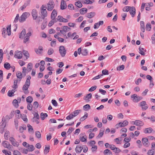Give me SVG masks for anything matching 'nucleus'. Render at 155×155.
<instances>
[{"label":"nucleus","mask_w":155,"mask_h":155,"mask_svg":"<svg viewBox=\"0 0 155 155\" xmlns=\"http://www.w3.org/2000/svg\"><path fill=\"white\" fill-rule=\"evenodd\" d=\"M29 15L30 14L28 12H25L23 13L19 19V22H24Z\"/></svg>","instance_id":"f257e3e1"},{"label":"nucleus","mask_w":155,"mask_h":155,"mask_svg":"<svg viewBox=\"0 0 155 155\" xmlns=\"http://www.w3.org/2000/svg\"><path fill=\"white\" fill-rule=\"evenodd\" d=\"M131 98L133 99V101L135 103L138 102L143 98L142 97L137 96L136 94L131 95Z\"/></svg>","instance_id":"f03ea898"},{"label":"nucleus","mask_w":155,"mask_h":155,"mask_svg":"<svg viewBox=\"0 0 155 155\" xmlns=\"http://www.w3.org/2000/svg\"><path fill=\"white\" fill-rule=\"evenodd\" d=\"M59 52L62 57L65 56L66 54V50L64 46H61L59 47Z\"/></svg>","instance_id":"7ed1b4c3"},{"label":"nucleus","mask_w":155,"mask_h":155,"mask_svg":"<svg viewBox=\"0 0 155 155\" xmlns=\"http://www.w3.org/2000/svg\"><path fill=\"white\" fill-rule=\"evenodd\" d=\"M47 10L49 11H51L53 10L54 6V2L50 0L48 4Z\"/></svg>","instance_id":"20e7f679"},{"label":"nucleus","mask_w":155,"mask_h":155,"mask_svg":"<svg viewBox=\"0 0 155 155\" xmlns=\"http://www.w3.org/2000/svg\"><path fill=\"white\" fill-rule=\"evenodd\" d=\"M9 140L11 142L12 144L14 147H18L19 144L18 142H17L13 137H10L9 138Z\"/></svg>","instance_id":"39448f33"},{"label":"nucleus","mask_w":155,"mask_h":155,"mask_svg":"<svg viewBox=\"0 0 155 155\" xmlns=\"http://www.w3.org/2000/svg\"><path fill=\"white\" fill-rule=\"evenodd\" d=\"M140 106L142 107V110H146L148 107V106L146 103L145 101H143L141 102L140 103Z\"/></svg>","instance_id":"423d86ee"},{"label":"nucleus","mask_w":155,"mask_h":155,"mask_svg":"<svg viewBox=\"0 0 155 155\" xmlns=\"http://www.w3.org/2000/svg\"><path fill=\"white\" fill-rule=\"evenodd\" d=\"M143 132L145 134H150L152 132L154 133L155 131L153 130V129L150 127L145 128L143 130Z\"/></svg>","instance_id":"0eeeda50"},{"label":"nucleus","mask_w":155,"mask_h":155,"mask_svg":"<svg viewBox=\"0 0 155 155\" xmlns=\"http://www.w3.org/2000/svg\"><path fill=\"white\" fill-rule=\"evenodd\" d=\"M31 15L34 20H36L38 17V12L35 9L32 10Z\"/></svg>","instance_id":"6e6552de"},{"label":"nucleus","mask_w":155,"mask_h":155,"mask_svg":"<svg viewBox=\"0 0 155 155\" xmlns=\"http://www.w3.org/2000/svg\"><path fill=\"white\" fill-rule=\"evenodd\" d=\"M3 146L5 147L8 148V149L10 150L11 149L12 146L7 141H3L2 143Z\"/></svg>","instance_id":"1a4fd4ad"},{"label":"nucleus","mask_w":155,"mask_h":155,"mask_svg":"<svg viewBox=\"0 0 155 155\" xmlns=\"http://www.w3.org/2000/svg\"><path fill=\"white\" fill-rule=\"evenodd\" d=\"M133 122L134 124L137 126H142L144 125L143 122L139 120H136L135 121H133Z\"/></svg>","instance_id":"9d476101"},{"label":"nucleus","mask_w":155,"mask_h":155,"mask_svg":"<svg viewBox=\"0 0 155 155\" xmlns=\"http://www.w3.org/2000/svg\"><path fill=\"white\" fill-rule=\"evenodd\" d=\"M129 11L132 17H134L135 16L136 13V10L135 8L133 6L130 7Z\"/></svg>","instance_id":"9b49d317"},{"label":"nucleus","mask_w":155,"mask_h":155,"mask_svg":"<svg viewBox=\"0 0 155 155\" xmlns=\"http://www.w3.org/2000/svg\"><path fill=\"white\" fill-rule=\"evenodd\" d=\"M143 145L146 147H148L149 145L148 139L147 137L143 138L142 140Z\"/></svg>","instance_id":"f8f14e48"},{"label":"nucleus","mask_w":155,"mask_h":155,"mask_svg":"<svg viewBox=\"0 0 155 155\" xmlns=\"http://www.w3.org/2000/svg\"><path fill=\"white\" fill-rule=\"evenodd\" d=\"M92 97V94L91 93H89L86 95V96L84 97L83 99L87 103L90 101V99H91Z\"/></svg>","instance_id":"ddd939ff"},{"label":"nucleus","mask_w":155,"mask_h":155,"mask_svg":"<svg viewBox=\"0 0 155 155\" xmlns=\"http://www.w3.org/2000/svg\"><path fill=\"white\" fill-rule=\"evenodd\" d=\"M30 85L25 84L22 87V90L24 91V93L25 94H27L29 93L28 89Z\"/></svg>","instance_id":"4468645a"},{"label":"nucleus","mask_w":155,"mask_h":155,"mask_svg":"<svg viewBox=\"0 0 155 155\" xmlns=\"http://www.w3.org/2000/svg\"><path fill=\"white\" fill-rule=\"evenodd\" d=\"M15 57L18 59H21L22 57V54L21 51H17L15 52Z\"/></svg>","instance_id":"2eb2a0df"},{"label":"nucleus","mask_w":155,"mask_h":155,"mask_svg":"<svg viewBox=\"0 0 155 155\" xmlns=\"http://www.w3.org/2000/svg\"><path fill=\"white\" fill-rule=\"evenodd\" d=\"M41 16L42 17L43 19H44L45 18L47 17L48 15L47 12L46 10L42 9L41 10Z\"/></svg>","instance_id":"dca6fc26"},{"label":"nucleus","mask_w":155,"mask_h":155,"mask_svg":"<svg viewBox=\"0 0 155 155\" xmlns=\"http://www.w3.org/2000/svg\"><path fill=\"white\" fill-rule=\"evenodd\" d=\"M43 48L41 46L38 47V49L37 48H35V51L37 54H40L42 53V51L43 50Z\"/></svg>","instance_id":"f3484780"},{"label":"nucleus","mask_w":155,"mask_h":155,"mask_svg":"<svg viewBox=\"0 0 155 155\" xmlns=\"http://www.w3.org/2000/svg\"><path fill=\"white\" fill-rule=\"evenodd\" d=\"M67 7V5L64 0H62L61 2V8L62 10L65 9Z\"/></svg>","instance_id":"a211bd4d"},{"label":"nucleus","mask_w":155,"mask_h":155,"mask_svg":"<svg viewBox=\"0 0 155 155\" xmlns=\"http://www.w3.org/2000/svg\"><path fill=\"white\" fill-rule=\"evenodd\" d=\"M26 34V30L25 29H23L20 35H19V38L21 39H23L24 38Z\"/></svg>","instance_id":"6ab92c4d"},{"label":"nucleus","mask_w":155,"mask_h":155,"mask_svg":"<svg viewBox=\"0 0 155 155\" xmlns=\"http://www.w3.org/2000/svg\"><path fill=\"white\" fill-rule=\"evenodd\" d=\"M103 23L104 22L103 21H100L98 23H95L94 28L95 29L98 28L100 25H103Z\"/></svg>","instance_id":"aec40b11"},{"label":"nucleus","mask_w":155,"mask_h":155,"mask_svg":"<svg viewBox=\"0 0 155 155\" xmlns=\"http://www.w3.org/2000/svg\"><path fill=\"white\" fill-rule=\"evenodd\" d=\"M95 15V12H92L90 13H87L86 16L88 18H91L94 17Z\"/></svg>","instance_id":"412c9836"},{"label":"nucleus","mask_w":155,"mask_h":155,"mask_svg":"<svg viewBox=\"0 0 155 155\" xmlns=\"http://www.w3.org/2000/svg\"><path fill=\"white\" fill-rule=\"evenodd\" d=\"M140 28L141 30L143 32H144L145 31V25L144 22L143 21H140Z\"/></svg>","instance_id":"4be33fe9"},{"label":"nucleus","mask_w":155,"mask_h":155,"mask_svg":"<svg viewBox=\"0 0 155 155\" xmlns=\"http://www.w3.org/2000/svg\"><path fill=\"white\" fill-rule=\"evenodd\" d=\"M58 18L59 21L60 22H67L68 21V19L63 18L62 16L60 15L58 16Z\"/></svg>","instance_id":"5701e85b"},{"label":"nucleus","mask_w":155,"mask_h":155,"mask_svg":"<svg viewBox=\"0 0 155 155\" xmlns=\"http://www.w3.org/2000/svg\"><path fill=\"white\" fill-rule=\"evenodd\" d=\"M57 11L55 9H54L51 15V18H54V17H55L57 16Z\"/></svg>","instance_id":"b1692460"},{"label":"nucleus","mask_w":155,"mask_h":155,"mask_svg":"<svg viewBox=\"0 0 155 155\" xmlns=\"http://www.w3.org/2000/svg\"><path fill=\"white\" fill-rule=\"evenodd\" d=\"M83 148L79 146H77L75 148V151L77 153H80L81 151Z\"/></svg>","instance_id":"393cba45"},{"label":"nucleus","mask_w":155,"mask_h":155,"mask_svg":"<svg viewBox=\"0 0 155 155\" xmlns=\"http://www.w3.org/2000/svg\"><path fill=\"white\" fill-rule=\"evenodd\" d=\"M82 134V135H84V136H83L82 137H81V136L80 137V139L81 142H83L86 141H87V137L85 135V133Z\"/></svg>","instance_id":"a878e982"},{"label":"nucleus","mask_w":155,"mask_h":155,"mask_svg":"<svg viewBox=\"0 0 155 155\" xmlns=\"http://www.w3.org/2000/svg\"><path fill=\"white\" fill-rule=\"evenodd\" d=\"M48 117V114L47 113H44L42 112L41 113L40 117L42 120H44L45 117Z\"/></svg>","instance_id":"bb28decb"},{"label":"nucleus","mask_w":155,"mask_h":155,"mask_svg":"<svg viewBox=\"0 0 155 155\" xmlns=\"http://www.w3.org/2000/svg\"><path fill=\"white\" fill-rule=\"evenodd\" d=\"M81 15H84L87 12V9L86 8H83L81 9L80 11Z\"/></svg>","instance_id":"cd10ccee"},{"label":"nucleus","mask_w":155,"mask_h":155,"mask_svg":"<svg viewBox=\"0 0 155 155\" xmlns=\"http://www.w3.org/2000/svg\"><path fill=\"white\" fill-rule=\"evenodd\" d=\"M47 25V21L44 20L42 23L41 26V28L42 30H44L46 27Z\"/></svg>","instance_id":"c85d7f7f"},{"label":"nucleus","mask_w":155,"mask_h":155,"mask_svg":"<svg viewBox=\"0 0 155 155\" xmlns=\"http://www.w3.org/2000/svg\"><path fill=\"white\" fill-rule=\"evenodd\" d=\"M104 154L106 155H112V153L108 149L105 150L104 152Z\"/></svg>","instance_id":"c756f323"},{"label":"nucleus","mask_w":155,"mask_h":155,"mask_svg":"<svg viewBox=\"0 0 155 155\" xmlns=\"http://www.w3.org/2000/svg\"><path fill=\"white\" fill-rule=\"evenodd\" d=\"M27 78L25 84L29 85L30 86V79H31V76L29 75L27 76Z\"/></svg>","instance_id":"7c9ffc66"},{"label":"nucleus","mask_w":155,"mask_h":155,"mask_svg":"<svg viewBox=\"0 0 155 155\" xmlns=\"http://www.w3.org/2000/svg\"><path fill=\"white\" fill-rule=\"evenodd\" d=\"M81 111L80 110H75L72 113V114L73 115V117H74L78 115Z\"/></svg>","instance_id":"2f4dec72"},{"label":"nucleus","mask_w":155,"mask_h":155,"mask_svg":"<svg viewBox=\"0 0 155 155\" xmlns=\"http://www.w3.org/2000/svg\"><path fill=\"white\" fill-rule=\"evenodd\" d=\"M29 3L28 2H25L24 4V5L21 6L20 8V9H21V10L23 11L24 9H25L26 7L28 5H29Z\"/></svg>","instance_id":"473e14b6"},{"label":"nucleus","mask_w":155,"mask_h":155,"mask_svg":"<svg viewBox=\"0 0 155 155\" xmlns=\"http://www.w3.org/2000/svg\"><path fill=\"white\" fill-rule=\"evenodd\" d=\"M104 130H102L101 129L100 131V133L96 137L97 139L99 138L102 137L104 134Z\"/></svg>","instance_id":"72a5a7b5"},{"label":"nucleus","mask_w":155,"mask_h":155,"mask_svg":"<svg viewBox=\"0 0 155 155\" xmlns=\"http://www.w3.org/2000/svg\"><path fill=\"white\" fill-rule=\"evenodd\" d=\"M26 101L29 103H31L33 100V97L31 96H29L26 98Z\"/></svg>","instance_id":"f704fd0d"},{"label":"nucleus","mask_w":155,"mask_h":155,"mask_svg":"<svg viewBox=\"0 0 155 155\" xmlns=\"http://www.w3.org/2000/svg\"><path fill=\"white\" fill-rule=\"evenodd\" d=\"M11 118H10V117L9 115H7L5 116V117H3L2 119V122H5L7 120H8Z\"/></svg>","instance_id":"c9c22d12"},{"label":"nucleus","mask_w":155,"mask_h":155,"mask_svg":"<svg viewBox=\"0 0 155 155\" xmlns=\"http://www.w3.org/2000/svg\"><path fill=\"white\" fill-rule=\"evenodd\" d=\"M10 136V133L8 131H6L5 132L4 137L5 138L6 140H8V137Z\"/></svg>","instance_id":"e433bc0d"},{"label":"nucleus","mask_w":155,"mask_h":155,"mask_svg":"<svg viewBox=\"0 0 155 155\" xmlns=\"http://www.w3.org/2000/svg\"><path fill=\"white\" fill-rule=\"evenodd\" d=\"M139 50L140 51V54L141 55H145L144 51H146L145 50L144 48H139Z\"/></svg>","instance_id":"4c0bfd02"},{"label":"nucleus","mask_w":155,"mask_h":155,"mask_svg":"<svg viewBox=\"0 0 155 155\" xmlns=\"http://www.w3.org/2000/svg\"><path fill=\"white\" fill-rule=\"evenodd\" d=\"M88 114L87 113L85 112V114L84 116L82 117L80 119V120L81 121H83L85 120L88 116Z\"/></svg>","instance_id":"58836bf2"},{"label":"nucleus","mask_w":155,"mask_h":155,"mask_svg":"<svg viewBox=\"0 0 155 155\" xmlns=\"http://www.w3.org/2000/svg\"><path fill=\"white\" fill-rule=\"evenodd\" d=\"M83 109L84 110L86 111L87 110L90 109L91 108V107L89 104H86L83 106Z\"/></svg>","instance_id":"ea45409f"},{"label":"nucleus","mask_w":155,"mask_h":155,"mask_svg":"<svg viewBox=\"0 0 155 155\" xmlns=\"http://www.w3.org/2000/svg\"><path fill=\"white\" fill-rule=\"evenodd\" d=\"M4 67L6 69L9 70L11 66L9 63L6 62L4 64Z\"/></svg>","instance_id":"a19ab883"},{"label":"nucleus","mask_w":155,"mask_h":155,"mask_svg":"<svg viewBox=\"0 0 155 155\" xmlns=\"http://www.w3.org/2000/svg\"><path fill=\"white\" fill-rule=\"evenodd\" d=\"M88 51L87 49H82L81 52V54L83 56H86L87 54Z\"/></svg>","instance_id":"79ce46f5"},{"label":"nucleus","mask_w":155,"mask_h":155,"mask_svg":"<svg viewBox=\"0 0 155 155\" xmlns=\"http://www.w3.org/2000/svg\"><path fill=\"white\" fill-rule=\"evenodd\" d=\"M75 5L77 7L81 8L82 6V3L80 2H76L75 3Z\"/></svg>","instance_id":"37998d69"},{"label":"nucleus","mask_w":155,"mask_h":155,"mask_svg":"<svg viewBox=\"0 0 155 155\" xmlns=\"http://www.w3.org/2000/svg\"><path fill=\"white\" fill-rule=\"evenodd\" d=\"M22 52L24 55L26 57V59L28 58L29 57V55L28 51L25 50H23Z\"/></svg>","instance_id":"c03bdc74"},{"label":"nucleus","mask_w":155,"mask_h":155,"mask_svg":"<svg viewBox=\"0 0 155 155\" xmlns=\"http://www.w3.org/2000/svg\"><path fill=\"white\" fill-rule=\"evenodd\" d=\"M62 30L66 32L70 30H71V28L68 27L67 26H62Z\"/></svg>","instance_id":"a18cd8bd"},{"label":"nucleus","mask_w":155,"mask_h":155,"mask_svg":"<svg viewBox=\"0 0 155 155\" xmlns=\"http://www.w3.org/2000/svg\"><path fill=\"white\" fill-rule=\"evenodd\" d=\"M16 75L18 78L20 79L19 81H20L22 78V76L21 73L20 72H18L16 73Z\"/></svg>","instance_id":"49530a36"},{"label":"nucleus","mask_w":155,"mask_h":155,"mask_svg":"<svg viewBox=\"0 0 155 155\" xmlns=\"http://www.w3.org/2000/svg\"><path fill=\"white\" fill-rule=\"evenodd\" d=\"M7 32L8 35L9 36L11 35V25L7 26Z\"/></svg>","instance_id":"de8ad7c7"},{"label":"nucleus","mask_w":155,"mask_h":155,"mask_svg":"<svg viewBox=\"0 0 155 155\" xmlns=\"http://www.w3.org/2000/svg\"><path fill=\"white\" fill-rule=\"evenodd\" d=\"M28 71H30L32 68V64L31 63H29L27 66Z\"/></svg>","instance_id":"09e8293b"},{"label":"nucleus","mask_w":155,"mask_h":155,"mask_svg":"<svg viewBox=\"0 0 155 155\" xmlns=\"http://www.w3.org/2000/svg\"><path fill=\"white\" fill-rule=\"evenodd\" d=\"M37 18V19L36 22L38 24H39L40 22L42 21V19H43L42 18V17L41 16H39Z\"/></svg>","instance_id":"8fccbe9b"},{"label":"nucleus","mask_w":155,"mask_h":155,"mask_svg":"<svg viewBox=\"0 0 155 155\" xmlns=\"http://www.w3.org/2000/svg\"><path fill=\"white\" fill-rule=\"evenodd\" d=\"M155 151L154 149L150 150L147 153L148 155H153L154 154Z\"/></svg>","instance_id":"3c124183"},{"label":"nucleus","mask_w":155,"mask_h":155,"mask_svg":"<svg viewBox=\"0 0 155 155\" xmlns=\"http://www.w3.org/2000/svg\"><path fill=\"white\" fill-rule=\"evenodd\" d=\"M146 28L147 31H150V30L151 28V26L150 23H148L147 24Z\"/></svg>","instance_id":"603ef678"},{"label":"nucleus","mask_w":155,"mask_h":155,"mask_svg":"<svg viewBox=\"0 0 155 155\" xmlns=\"http://www.w3.org/2000/svg\"><path fill=\"white\" fill-rule=\"evenodd\" d=\"M15 91L14 90H12L11 91H9L8 92V95L9 97H12V94L14 93Z\"/></svg>","instance_id":"864d4df0"},{"label":"nucleus","mask_w":155,"mask_h":155,"mask_svg":"<svg viewBox=\"0 0 155 155\" xmlns=\"http://www.w3.org/2000/svg\"><path fill=\"white\" fill-rule=\"evenodd\" d=\"M54 52V49L51 48H50L49 49L48 52V55H51L53 54Z\"/></svg>","instance_id":"5fc2aeb1"},{"label":"nucleus","mask_w":155,"mask_h":155,"mask_svg":"<svg viewBox=\"0 0 155 155\" xmlns=\"http://www.w3.org/2000/svg\"><path fill=\"white\" fill-rule=\"evenodd\" d=\"M28 151L31 152L33 151L35 149L34 146L33 145H29V146L28 147Z\"/></svg>","instance_id":"6e6d98bb"},{"label":"nucleus","mask_w":155,"mask_h":155,"mask_svg":"<svg viewBox=\"0 0 155 155\" xmlns=\"http://www.w3.org/2000/svg\"><path fill=\"white\" fill-rule=\"evenodd\" d=\"M123 139L122 137H119L115 139L114 140L115 142H117V144H120V141H121Z\"/></svg>","instance_id":"4d7b16f0"},{"label":"nucleus","mask_w":155,"mask_h":155,"mask_svg":"<svg viewBox=\"0 0 155 155\" xmlns=\"http://www.w3.org/2000/svg\"><path fill=\"white\" fill-rule=\"evenodd\" d=\"M36 118L37 119H39V116L38 113H36L34 114V117L32 118V121L34 122L35 121V119Z\"/></svg>","instance_id":"13d9d810"},{"label":"nucleus","mask_w":155,"mask_h":155,"mask_svg":"<svg viewBox=\"0 0 155 155\" xmlns=\"http://www.w3.org/2000/svg\"><path fill=\"white\" fill-rule=\"evenodd\" d=\"M50 148V147H45V150H44V153L45 154H47L49 152Z\"/></svg>","instance_id":"bf43d9fd"},{"label":"nucleus","mask_w":155,"mask_h":155,"mask_svg":"<svg viewBox=\"0 0 155 155\" xmlns=\"http://www.w3.org/2000/svg\"><path fill=\"white\" fill-rule=\"evenodd\" d=\"M35 136L38 138H40L41 137V134L39 131H36L35 132Z\"/></svg>","instance_id":"052dcab7"},{"label":"nucleus","mask_w":155,"mask_h":155,"mask_svg":"<svg viewBox=\"0 0 155 155\" xmlns=\"http://www.w3.org/2000/svg\"><path fill=\"white\" fill-rule=\"evenodd\" d=\"M124 65H122L118 67H117V71H121L124 70Z\"/></svg>","instance_id":"680f3d73"},{"label":"nucleus","mask_w":155,"mask_h":155,"mask_svg":"<svg viewBox=\"0 0 155 155\" xmlns=\"http://www.w3.org/2000/svg\"><path fill=\"white\" fill-rule=\"evenodd\" d=\"M13 105L16 107H18V102L16 99L14 100L13 101Z\"/></svg>","instance_id":"e2e57ef3"},{"label":"nucleus","mask_w":155,"mask_h":155,"mask_svg":"<svg viewBox=\"0 0 155 155\" xmlns=\"http://www.w3.org/2000/svg\"><path fill=\"white\" fill-rule=\"evenodd\" d=\"M130 7L126 6L124 7L123 9V11L124 12H128L129 11Z\"/></svg>","instance_id":"0e129e2a"},{"label":"nucleus","mask_w":155,"mask_h":155,"mask_svg":"<svg viewBox=\"0 0 155 155\" xmlns=\"http://www.w3.org/2000/svg\"><path fill=\"white\" fill-rule=\"evenodd\" d=\"M6 126V123L5 122H2L0 123V128H4Z\"/></svg>","instance_id":"69168bd1"},{"label":"nucleus","mask_w":155,"mask_h":155,"mask_svg":"<svg viewBox=\"0 0 155 155\" xmlns=\"http://www.w3.org/2000/svg\"><path fill=\"white\" fill-rule=\"evenodd\" d=\"M27 127L28 128V131L29 132H31L32 131L33 132V128L29 124H28L27 125Z\"/></svg>","instance_id":"338daca9"},{"label":"nucleus","mask_w":155,"mask_h":155,"mask_svg":"<svg viewBox=\"0 0 155 155\" xmlns=\"http://www.w3.org/2000/svg\"><path fill=\"white\" fill-rule=\"evenodd\" d=\"M147 119H150V120L153 123L155 122V117L153 116H151L150 118L147 117Z\"/></svg>","instance_id":"774afa93"}]
</instances>
